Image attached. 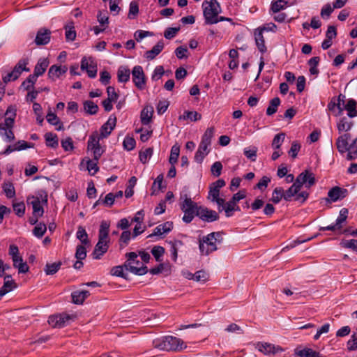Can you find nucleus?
<instances>
[{
    "mask_svg": "<svg viewBox=\"0 0 357 357\" xmlns=\"http://www.w3.org/2000/svg\"><path fill=\"white\" fill-rule=\"evenodd\" d=\"M201 118L202 115L196 111H185L182 116H179L180 120L190 119L192 121H197Z\"/></svg>",
    "mask_w": 357,
    "mask_h": 357,
    "instance_id": "nucleus-35",
    "label": "nucleus"
},
{
    "mask_svg": "<svg viewBox=\"0 0 357 357\" xmlns=\"http://www.w3.org/2000/svg\"><path fill=\"white\" fill-rule=\"evenodd\" d=\"M46 144L47 146L56 148L59 145L58 137L56 134L47 132L45 135Z\"/></svg>",
    "mask_w": 357,
    "mask_h": 357,
    "instance_id": "nucleus-38",
    "label": "nucleus"
},
{
    "mask_svg": "<svg viewBox=\"0 0 357 357\" xmlns=\"http://www.w3.org/2000/svg\"><path fill=\"white\" fill-rule=\"evenodd\" d=\"M153 113V109L152 107L146 106L142 109L140 118L143 125H148L151 122Z\"/></svg>",
    "mask_w": 357,
    "mask_h": 357,
    "instance_id": "nucleus-29",
    "label": "nucleus"
},
{
    "mask_svg": "<svg viewBox=\"0 0 357 357\" xmlns=\"http://www.w3.org/2000/svg\"><path fill=\"white\" fill-rule=\"evenodd\" d=\"M76 236L84 245H87L89 243L88 239V234L85 229L82 226L78 227Z\"/></svg>",
    "mask_w": 357,
    "mask_h": 357,
    "instance_id": "nucleus-44",
    "label": "nucleus"
},
{
    "mask_svg": "<svg viewBox=\"0 0 357 357\" xmlns=\"http://www.w3.org/2000/svg\"><path fill=\"white\" fill-rule=\"evenodd\" d=\"M214 134V129L213 128H207L202 136L201 144V149L208 147L211 144V139Z\"/></svg>",
    "mask_w": 357,
    "mask_h": 357,
    "instance_id": "nucleus-26",
    "label": "nucleus"
},
{
    "mask_svg": "<svg viewBox=\"0 0 357 357\" xmlns=\"http://www.w3.org/2000/svg\"><path fill=\"white\" fill-rule=\"evenodd\" d=\"M357 139L353 140L352 143L348 146V150L347 151V158L349 160H354L357 158V145H356Z\"/></svg>",
    "mask_w": 357,
    "mask_h": 357,
    "instance_id": "nucleus-39",
    "label": "nucleus"
},
{
    "mask_svg": "<svg viewBox=\"0 0 357 357\" xmlns=\"http://www.w3.org/2000/svg\"><path fill=\"white\" fill-rule=\"evenodd\" d=\"M89 296V291H75L72 293L73 302L75 304H82Z\"/></svg>",
    "mask_w": 357,
    "mask_h": 357,
    "instance_id": "nucleus-27",
    "label": "nucleus"
},
{
    "mask_svg": "<svg viewBox=\"0 0 357 357\" xmlns=\"http://www.w3.org/2000/svg\"><path fill=\"white\" fill-rule=\"evenodd\" d=\"M135 140L134 138L130 137H125L123 144L125 149L128 151L132 150L135 146Z\"/></svg>",
    "mask_w": 357,
    "mask_h": 357,
    "instance_id": "nucleus-64",
    "label": "nucleus"
},
{
    "mask_svg": "<svg viewBox=\"0 0 357 357\" xmlns=\"http://www.w3.org/2000/svg\"><path fill=\"white\" fill-rule=\"evenodd\" d=\"M340 245L344 248L351 249L353 251L357 252V240L356 239H343L342 240Z\"/></svg>",
    "mask_w": 357,
    "mask_h": 357,
    "instance_id": "nucleus-50",
    "label": "nucleus"
},
{
    "mask_svg": "<svg viewBox=\"0 0 357 357\" xmlns=\"http://www.w3.org/2000/svg\"><path fill=\"white\" fill-rule=\"evenodd\" d=\"M116 123V118L114 116H110L102 127L100 128V137L102 139L107 137L112 130L115 128Z\"/></svg>",
    "mask_w": 357,
    "mask_h": 357,
    "instance_id": "nucleus-14",
    "label": "nucleus"
},
{
    "mask_svg": "<svg viewBox=\"0 0 357 357\" xmlns=\"http://www.w3.org/2000/svg\"><path fill=\"white\" fill-rule=\"evenodd\" d=\"M287 1L285 0H277L272 3L271 10L273 13H278L285 8Z\"/></svg>",
    "mask_w": 357,
    "mask_h": 357,
    "instance_id": "nucleus-52",
    "label": "nucleus"
},
{
    "mask_svg": "<svg viewBox=\"0 0 357 357\" xmlns=\"http://www.w3.org/2000/svg\"><path fill=\"white\" fill-rule=\"evenodd\" d=\"M109 224L106 221H102L100 224L98 236L108 238Z\"/></svg>",
    "mask_w": 357,
    "mask_h": 357,
    "instance_id": "nucleus-59",
    "label": "nucleus"
},
{
    "mask_svg": "<svg viewBox=\"0 0 357 357\" xmlns=\"http://www.w3.org/2000/svg\"><path fill=\"white\" fill-rule=\"evenodd\" d=\"M130 238L131 233L130 231L126 230L123 231L119 239L120 248L122 249L126 247L128 245Z\"/></svg>",
    "mask_w": 357,
    "mask_h": 357,
    "instance_id": "nucleus-45",
    "label": "nucleus"
},
{
    "mask_svg": "<svg viewBox=\"0 0 357 357\" xmlns=\"http://www.w3.org/2000/svg\"><path fill=\"white\" fill-rule=\"evenodd\" d=\"M348 215V210L342 208L340 211V215L335 221L336 226L340 229L342 227V224L346 221Z\"/></svg>",
    "mask_w": 357,
    "mask_h": 357,
    "instance_id": "nucleus-54",
    "label": "nucleus"
},
{
    "mask_svg": "<svg viewBox=\"0 0 357 357\" xmlns=\"http://www.w3.org/2000/svg\"><path fill=\"white\" fill-rule=\"evenodd\" d=\"M86 168L91 175H94L99 170L98 161L93 160H87Z\"/></svg>",
    "mask_w": 357,
    "mask_h": 357,
    "instance_id": "nucleus-53",
    "label": "nucleus"
},
{
    "mask_svg": "<svg viewBox=\"0 0 357 357\" xmlns=\"http://www.w3.org/2000/svg\"><path fill=\"white\" fill-rule=\"evenodd\" d=\"M70 319L68 314H56L49 317L48 323L54 328H61L65 326Z\"/></svg>",
    "mask_w": 357,
    "mask_h": 357,
    "instance_id": "nucleus-13",
    "label": "nucleus"
},
{
    "mask_svg": "<svg viewBox=\"0 0 357 357\" xmlns=\"http://www.w3.org/2000/svg\"><path fill=\"white\" fill-rule=\"evenodd\" d=\"M350 138V135L348 133L343 134L340 135L336 141V146L337 150L342 153H346L348 150V146H349L348 144V140Z\"/></svg>",
    "mask_w": 357,
    "mask_h": 357,
    "instance_id": "nucleus-19",
    "label": "nucleus"
},
{
    "mask_svg": "<svg viewBox=\"0 0 357 357\" xmlns=\"http://www.w3.org/2000/svg\"><path fill=\"white\" fill-rule=\"evenodd\" d=\"M163 48L164 43L162 40H160L151 50L145 52L144 56L148 60H153L162 51Z\"/></svg>",
    "mask_w": 357,
    "mask_h": 357,
    "instance_id": "nucleus-20",
    "label": "nucleus"
},
{
    "mask_svg": "<svg viewBox=\"0 0 357 357\" xmlns=\"http://www.w3.org/2000/svg\"><path fill=\"white\" fill-rule=\"evenodd\" d=\"M153 150L152 148H147L145 150L141 151L139 152V155L140 161L142 163L146 164L149 160V159L151 158V156L153 155Z\"/></svg>",
    "mask_w": 357,
    "mask_h": 357,
    "instance_id": "nucleus-49",
    "label": "nucleus"
},
{
    "mask_svg": "<svg viewBox=\"0 0 357 357\" xmlns=\"http://www.w3.org/2000/svg\"><path fill=\"white\" fill-rule=\"evenodd\" d=\"M30 204L33 207V215L34 216H42L44 213L43 208L41 206L40 201L38 197H32Z\"/></svg>",
    "mask_w": 357,
    "mask_h": 357,
    "instance_id": "nucleus-28",
    "label": "nucleus"
},
{
    "mask_svg": "<svg viewBox=\"0 0 357 357\" xmlns=\"http://www.w3.org/2000/svg\"><path fill=\"white\" fill-rule=\"evenodd\" d=\"M180 208L184 213L182 218L183 221L185 223H190L195 215L197 216V211L200 206L193 202L187 194H184L181 195L180 197Z\"/></svg>",
    "mask_w": 357,
    "mask_h": 357,
    "instance_id": "nucleus-4",
    "label": "nucleus"
},
{
    "mask_svg": "<svg viewBox=\"0 0 357 357\" xmlns=\"http://www.w3.org/2000/svg\"><path fill=\"white\" fill-rule=\"evenodd\" d=\"M208 274L204 271H198L194 273V280L205 282L208 280Z\"/></svg>",
    "mask_w": 357,
    "mask_h": 357,
    "instance_id": "nucleus-58",
    "label": "nucleus"
},
{
    "mask_svg": "<svg viewBox=\"0 0 357 357\" xmlns=\"http://www.w3.org/2000/svg\"><path fill=\"white\" fill-rule=\"evenodd\" d=\"M47 230L45 224H38L33 230V234L38 238H41Z\"/></svg>",
    "mask_w": 357,
    "mask_h": 357,
    "instance_id": "nucleus-56",
    "label": "nucleus"
},
{
    "mask_svg": "<svg viewBox=\"0 0 357 357\" xmlns=\"http://www.w3.org/2000/svg\"><path fill=\"white\" fill-rule=\"evenodd\" d=\"M109 240L107 238L98 236V241L95 246L92 255L94 259H99L108 250Z\"/></svg>",
    "mask_w": 357,
    "mask_h": 357,
    "instance_id": "nucleus-10",
    "label": "nucleus"
},
{
    "mask_svg": "<svg viewBox=\"0 0 357 357\" xmlns=\"http://www.w3.org/2000/svg\"><path fill=\"white\" fill-rule=\"evenodd\" d=\"M295 182L301 188L303 185L309 188L315 183V178L313 173L305 170L296 177Z\"/></svg>",
    "mask_w": 357,
    "mask_h": 357,
    "instance_id": "nucleus-9",
    "label": "nucleus"
},
{
    "mask_svg": "<svg viewBox=\"0 0 357 357\" xmlns=\"http://www.w3.org/2000/svg\"><path fill=\"white\" fill-rule=\"evenodd\" d=\"M4 121L0 123V135L7 142H11L15 139L13 128L16 116V109L13 106H9L5 113Z\"/></svg>",
    "mask_w": 357,
    "mask_h": 357,
    "instance_id": "nucleus-2",
    "label": "nucleus"
},
{
    "mask_svg": "<svg viewBox=\"0 0 357 357\" xmlns=\"http://www.w3.org/2000/svg\"><path fill=\"white\" fill-rule=\"evenodd\" d=\"M100 135H99L97 132H95L91 135H90L88 140V149L91 150L95 147L100 146Z\"/></svg>",
    "mask_w": 357,
    "mask_h": 357,
    "instance_id": "nucleus-37",
    "label": "nucleus"
},
{
    "mask_svg": "<svg viewBox=\"0 0 357 357\" xmlns=\"http://www.w3.org/2000/svg\"><path fill=\"white\" fill-rule=\"evenodd\" d=\"M86 257V250L85 247L83 245H79L77 246L75 257L78 260H83Z\"/></svg>",
    "mask_w": 357,
    "mask_h": 357,
    "instance_id": "nucleus-62",
    "label": "nucleus"
},
{
    "mask_svg": "<svg viewBox=\"0 0 357 357\" xmlns=\"http://www.w3.org/2000/svg\"><path fill=\"white\" fill-rule=\"evenodd\" d=\"M222 211H225V215L227 217H230L232 215L234 211H240V208L235 202H233V201L230 199L229 202L225 203V206L223 208L220 209V212Z\"/></svg>",
    "mask_w": 357,
    "mask_h": 357,
    "instance_id": "nucleus-31",
    "label": "nucleus"
},
{
    "mask_svg": "<svg viewBox=\"0 0 357 357\" xmlns=\"http://www.w3.org/2000/svg\"><path fill=\"white\" fill-rule=\"evenodd\" d=\"M67 71V67L57 66L53 65L50 67L48 71V76L52 80L59 78L62 74H64Z\"/></svg>",
    "mask_w": 357,
    "mask_h": 357,
    "instance_id": "nucleus-23",
    "label": "nucleus"
},
{
    "mask_svg": "<svg viewBox=\"0 0 357 357\" xmlns=\"http://www.w3.org/2000/svg\"><path fill=\"white\" fill-rule=\"evenodd\" d=\"M256 349L264 355H275L281 353L284 349L279 345L268 342H258L256 344Z\"/></svg>",
    "mask_w": 357,
    "mask_h": 357,
    "instance_id": "nucleus-7",
    "label": "nucleus"
},
{
    "mask_svg": "<svg viewBox=\"0 0 357 357\" xmlns=\"http://www.w3.org/2000/svg\"><path fill=\"white\" fill-rule=\"evenodd\" d=\"M347 349L349 351L357 350V331L353 333L351 339L347 342Z\"/></svg>",
    "mask_w": 357,
    "mask_h": 357,
    "instance_id": "nucleus-63",
    "label": "nucleus"
},
{
    "mask_svg": "<svg viewBox=\"0 0 357 357\" xmlns=\"http://www.w3.org/2000/svg\"><path fill=\"white\" fill-rule=\"evenodd\" d=\"M151 253L157 261H160L161 257L165 253V248L161 246H155L151 250Z\"/></svg>",
    "mask_w": 357,
    "mask_h": 357,
    "instance_id": "nucleus-60",
    "label": "nucleus"
},
{
    "mask_svg": "<svg viewBox=\"0 0 357 357\" xmlns=\"http://www.w3.org/2000/svg\"><path fill=\"white\" fill-rule=\"evenodd\" d=\"M173 229L172 222H166L163 224L159 225L155 229L153 232L148 236V238H151L154 236H160L165 233H168Z\"/></svg>",
    "mask_w": 357,
    "mask_h": 357,
    "instance_id": "nucleus-16",
    "label": "nucleus"
},
{
    "mask_svg": "<svg viewBox=\"0 0 357 357\" xmlns=\"http://www.w3.org/2000/svg\"><path fill=\"white\" fill-rule=\"evenodd\" d=\"M49 65V61L47 59H40L34 68L33 75L36 77L42 75L46 70Z\"/></svg>",
    "mask_w": 357,
    "mask_h": 357,
    "instance_id": "nucleus-25",
    "label": "nucleus"
},
{
    "mask_svg": "<svg viewBox=\"0 0 357 357\" xmlns=\"http://www.w3.org/2000/svg\"><path fill=\"white\" fill-rule=\"evenodd\" d=\"M347 190L340 187H334L328 192V196L332 202H336L346 196Z\"/></svg>",
    "mask_w": 357,
    "mask_h": 357,
    "instance_id": "nucleus-21",
    "label": "nucleus"
},
{
    "mask_svg": "<svg viewBox=\"0 0 357 357\" xmlns=\"http://www.w3.org/2000/svg\"><path fill=\"white\" fill-rule=\"evenodd\" d=\"M126 257H127V260L124 263V266L128 271L138 275H143L148 272L146 266L142 265L141 266H135L132 264V261H135V259L137 258V255L135 252H131L126 253Z\"/></svg>",
    "mask_w": 357,
    "mask_h": 357,
    "instance_id": "nucleus-6",
    "label": "nucleus"
},
{
    "mask_svg": "<svg viewBox=\"0 0 357 357\" xmlns=\"http://www.w3.org/2000/svg\"><path fill=\"white\" fill-rule=\"evenodd\" d=\"M257 148L256 146H252L250 149L245 148L244 149V155L247 158L251 160L252 161H255L257 158Z\"/></svg>",
    "mask_w": 357,
    "mask_h": 357,
    "instance_id": "nucleus-57",
    "label": "nucleus"
},
{
    "mask_svg": "<svg viewBox=\"0 0 357 357\" xmlns=\"http://www.w3.org/2000/svg\"><path fill=\"white\" fill-rule=\"evenodd\" d=\"M208 147H205L204 149H201V144H199V148L195 153V160L198 162L201 163L205 156L208 153L209 151L208 150Z\"/></svg>",
    "mask_w": 357,
    "mask_h": 357,
    "instance_id": "nucleus-48",
    "label": "nucleus"
},
{
    "mask_svg": "<svg viewBox=\"0 0 357 357\" xmlns=\"http://www.w3.org/2000/svg\"><path fill=\"white\" fill-rule=\"evenodd\" d=\"M197 216L204 221L213 222L219 218L218 213L206 207L200 206L197 211Z\"/></svg>",
    "mask_w": 357,
    "mask_h": 357,
    "instance_id": "nucleus-12",
    "label": "nucleus"
},
{
    "mask_svg": "<svg viewBox=\"0 0 357 357\" xmlns=\"http://www.w3.org/2000/svg\"><path fill=\"white\" fill-rule=\"evenodd\" d=\"M356 106L357 102L354 99H349L342 108L347 112L349 117L354 118L357 116Z\"/></svg>",
    "mask_w": 357,
    "mask_h": 357,
    "instance_id": "nucleus-24",
    "label": "nucleus"
},
{
    "mask_svg": "<svg viewBox=\"0 0 357 357\" xmlns=\"http://www.w3.org/2000/svg\"><path fill=\"white\" fill-rule=\"evenodd\" d=\"M282 198L284 199V190L280 187L275 188L272 194L271 201L278 204Z\"/></svg>",
    "mask_w": 357,
    "mask_h": 357,
    "instance_id": "nucleus-42",
    "label": "nucleus"
},
{
    "mask_svg": "<svg viewBox=\"0 0 357 357\" xmlns=\"http://www.w3.org/2000/svg\"><path fill=\"white\" fill-rule=\"evenodd\" d=\"M169 244L171 245L170 252L172 258L174 261H176L178 256V250L183 245V243L181 241L176 240L174 241H170Z\"/></svg>",
    "mask_w": 357,
    "mask_h": 357,
    "instance_id": "nucleus-36",
    "label": "nucleus"
},
{
    "mask_svg": "<svg viewBox=\"0 0 357 357\" xmlns=\"http://www.w3.org/2000/svg\"><path fill=\"white\" fill-rule=\"evenodd\" d=\"M202 8L205 24H213L219 22L231 20L228 17L218 15L222 10L217 0L204 1L202 3Z\"/></svg>",
    "mask_w": 357,
    "mask_h": 357,
    "instance_id": "nucleus-1",
    "label": "nucleus"
},
{
    "mask_svg": "<svg viewBox=\"0 0 357 357\" xmlns=\"http://www.w3.org/2000/svg\"><path fill=\"white\" fill-rule=\"evenodd\" d=\"M61 266V262L60 261L52 264H47L44 271L47 275H54L59 270Z\"/></svg>",
    "mask_w": 357,
    "mask_h": 357,
    "instance_id": "nucleus-43",
    "label": "nucleus"
},
{
    "mask_svg": "<svg viewBox=\"0 0 357 357\" xmlns=\"http://www.w3.org/2000/svg\"><path fill=\"white\" fill-rule=\"evenodd\" d=\"M265 28L257 29L255 31V38L256 45L259 51L261 53L266 52V47L265 45L264 38L263 36V31Z\"/></svg>",
    "mask_w": 357,
    "mask_h": 357,
    "instance_id": "nucleus-17",
    "label": "nucleus"
},
{
    "mask_svg": "<svg viewBox=\"0 0 357 357\" xmlns=\"http://www.w3.org/2000/svg\"><path fill=\"white\" fill-rule=\"evenodd\" d=\"M84 109L86 113L91 115L96 114L98 111V105L91 100L84 102Z\"/></svg>",
    "mask_w": 357,
    "mask_h": 357,
    "instance_id": "nucleus-41",
    "label": "nucleus"
},
{
    "mask_svg": "<svg viewBox=\"0 0 357 357\" xmlns=\"http://www.w3.org/2000/svg\"><path fill=\"white\" fill-rule=\"evenodd\" d=\"M225 185V181L223 179H218L213 183L210 187L208 198H217L220 194V189Z\"/></svg>",
    "mask_w": 357,
    "mask_h": 357,
    "instance_id": "nucleus-22",
    "label": "nucleus"
},
{
    "mask_svg": "<svg viewBox=\"0 0 357 357\" xmlns=\"http://www.w3.org/2000/svg\"><path fill=\"white\" fill-rule=\"evenodd\" d=\"M285 137V134L283 132L277 134L272 142V147L275 150H278L282 144Z\"/></svg>",
    "mask_w": 357,
    "mask_h": 357,
    "instance_id": "nucleus-47",
    "label": "nucleus"
},
{
    "mask_svg": "<svg viewBox=\"0 0 357 357\" xmlns=\"http://www.w3.org/2000/svg\"><path fill=\"white\" fill-rule=\"evenodd\" d=\"M222 241V237L220 232H212L204 236L199 242V250L202 255H208L215 251L218 249L217 243H221Z\"/></svg>",
    "mask_w": 357,
    "mask_h": 357,
    "instance_id": "nucleus-5",
    "label": "nucleus"
},
{
    "mask_svg": "<svg viewBox=\"0 0 357 357\" xmlns=\"http://www.w3.org/2000/svg\"><path fill=\"white\" fill-rule=\"evenodd\" d=\"M353 126V122L347 117H342L337 123V127L340 132L349 131Z\"/></svg>",
    "mask_w": 357,
    "mask_h": 357,
    "instance_id": "nucleus-32",
    "label": "nucleus"
},
{
    "mask_svg": "<svg viewBox=\"0 0 357 357\" xmlns=\"http://www.w3.org/2000/svg\"><path fill=\"white\" fill-rule=\"evenodd\" d=\"M130 70L127 66H120L117 71V78L119 82H126L129 80Z\"/></svg>",
    "mask_w": 357,
    "mask_h": 357,
    "instance_id": "nucleus-30",
    "label": "nucleus"
},
{
    "mask_svg": "<svg viewBox=\"0 0 357 357\" xmlns=\"http://www.w3.org/2000/svg\"><path fill=\"white\" fill-rule=\"evenodd\" d=\"M97 18L100 25L105 26V28L107 26L109 23V17L106 10L99 11L97 15Z\"/></svg>",
    "mask_w": 357,
    "mask_h": 357,
    "instance_id": "nucleus-55",
    "label": "nucleus"
},
{
    "mask_svg": "<svg viewBox=\"0 0 357 357\" xmlns=\"http://www.w3.org/2000/svg\"><path fill=\"white\" fill-rule=\"evenodd\" d=\"M301 188L298 186V185L294 182L293 185L285 192H284V200L286 201H290L291 199V197L294 196H296V195L300 191Z\"/></svg>",
    "mask_w": 357,
    "mask_h": 357,
    "instance_id": "nucleus-33",
    "label": "nucleus"
},
{
    "mask_svg": "<svg viewBox=\"0 0 357 357\" xmlns=\"http://www.w3.org/2000/svg\"><path fill=\"white\" fill-rule=\"evenodd\" d=\"M180 153V147L179 146L175 144L171 149L170 156L169 158V162L172 165H174L177 161Z\"/></svg>",
    "mask_w": 357,
    "mask_h": 357,
    "instance_id": "nucleus-40",
    "label": "nucleus"
},
{
    "mask_svg": "<svg viewBox=\"0 0 357 357\" xmlns=\"http://www.w3.org/2000/svg\"><path fill=\"white\" fill-rule=\"evenodd\" d=\"M132 78L135 86L142 90L146 84L145 75L140 66H135L132 70Z\"/></svg>",
    "mask_w": 357,
    "mask_h": 357,
    "instance_id": "nucleus-8",
    "label": "nucleus"
},
{
    "mask_svg": "<svg viewBox=\"0 0 357 357\" xmlns=\"http://www.w3.org/2000/svg\"><path fill=\"white\" fill-rule=\"evenodd\" d=\"M344 96L340 94L337 98H333L330 102L328 104V109L333 112L335 116L342 114L343 108L341 107V103H344Z\"/></svg>",
    "mask_w": 357,
    "mask_h": 357,
    "instance_id": "nucleus-11",
    "label": "nucleus"
},
{
    "mask_svg": "<svg viewBox=\"0 0 357 357\" xmlns=\"http://www.w3.org/2000/svg\"><path fill=\"white\" fill-rule=\"evenodd\" d=\"M280 104V100L278 97H275L271 100L269 102V105L266 109V114L268 116H271L275 114L277 112Z\"/></svg>",
    "mask_w": 357,
    "mask_h": 357,
    "instance_id": "nucleus-34",
    "label": "nucleus"
},
{
    "mask_svg": "<svg viewBox=\"0 0 357 357\" xmlns=\"http://www.w3.org/2000/svg\"><path fill=\"white\" fill-rule=\"evenodd\" d=\"M222 169V163L219 161H217V162H215L212 165L211 168V174L214 176L218 177L221 174Z\"/></svg>",
    "mask_w": 357,
    "mask_h": 357,
    "instance_id": "nucleus-61",
    "label": "nucleus"
},
{
    "mask_svg": "<svg viewBox=\"0 0 357 357\" xmlns=\"http://www.w3.org/2000/svg\"><path fill=\"white\" fill-rule=\"evenodd\" d=\"M297 354L301 357H323L319 352L310 348L300 350Z\"/></svg>",
    "mask_w": 357,
    "mask_h": 357,
    "instance_id": "nucleus-46",
    "label": "nucleus"
},
{
    "mask_svg": "<svg viewBox=\"0 0 357 357\" xmlns=\"http://www.w3.org/2000/svg\"><path fill=\"white\" fill-rule=\"evenodd\" d=\"M37 78L35 75H30L26 79V80H24L22 84V86L24 87V89L26 91H29L31 90V89L33 88V85L34 84L36 83V80H37Z\"/></svg>",
    "mask_w": 357,
    "mask_h": 357,
    "instance_id": "nucleus-51",
    "label": "nucleus"
},
{
    "mask_svg": "<svg viewBox=\"0 0 357 357\" xmlns=\"http://www.w3.org/2000/svg\"><path fill=\"white\" fill-rule=\"evenodd\" d=\"M153 345L159 350L167 351H181L186 348L184 342L181 339L173 336L157 338L153 341Z\"/></svg>",
    "mask_w": 357,
    "mask_h": 357,
    "instance_id": "nucleus-3",
    "label": "nucleus"
},
{
    "mask_svg": "<svg viewBox=\"0 0 357 357\" xmlns=\"http://www.w3.org/2000/svg\"><path fill=\"white\" fill-rule=\"evenodd\" d=\"M51 31L45 28L40 29L36 34L35 43L37 45H44L50 41Z\"/></svg>",
    "mask_w": 357,
    "mask_h": 357,
    "instance_id": "nucleus-15",
    "label": "nucleus"
},
{
    "mask_svg": "<svg viewBox=\"0 0 357 357\" xmlns=\"http://www.w3.org/2000/svg\"><path fill=\"white\" fill-rule=\"evenodd\" d=\"M28 63L27 59H21L18 63L15 65L13 70L11 71L13 75L14 79H17L23 71L29 72V68H26V66Z\"/></svg>",
    "mask_w": 357,
    "mask_h": 357,
    "instance_id": "nucleus-18",
    "label": "nucleus"
}]
</instances>
